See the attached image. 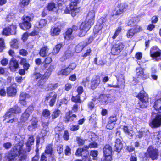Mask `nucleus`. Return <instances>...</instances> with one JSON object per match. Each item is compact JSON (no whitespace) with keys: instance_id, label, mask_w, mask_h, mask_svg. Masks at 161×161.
<instances>
[{"instance_id":"4d7b16f0","label":"nucleus","mask_w":161,"mask_h":161,"mask_svg":"<svg viewBox=\"0 0 161 161\" xmlns=\"http://www.w3.org/2000/svg\"><path fill=\"white\" fill-rule=\"evenodd\" d=\"M5 46L4 39L0 38V52H1L3 50Z\"/></svg>"},{"instance_id":"7ed1b4c3","label":"nucleus","mask_w":161,"mask_h":161,"mask_svg":"<svg viewBox=\"0 0 161 161\" xmlns=\"http://www.w3.org/2000/svg\"><path fill=\"white\" fill-rule=\"evenodd\" d=\"M140 101L139 103L141 108H146L147 106L148 102V95L146 94L144 90L141 91L136 96Z\"/></svg>"},{"instance_id":"412c9836","label":"nucleus","mask_w":161,"mask_h":161,"mask_svg":"<svg viewBox=\"0 0 161 161\" xmlns=\"http://www.w3.org/2000/svg\"><path fill=\"white\" fill-rule=\"evenodd\" d=\"M19 64L18 61L15 59L12 58L10 62L9 68L11 71L14 72L16 69L19 68Z\"/></svg>"},{"instance_id":"aec40b11","label":"nucleus","mask_w":161,"mask_h":161,"mask_svg":"<svg viewBox=\"0 0 161 161\" xmlns=\"http://www.w3.org/2000/svg\"><path fill=\"white\" fill-rule=\"evenodd\" d=\"M119 9L116 11V14L119 15L126 10L128 8V4L125 3H120L118 4Z\"/></svg>"},{"instance_id":"69168bd1","label":"nucleus","mask_w":161,"mask_h":161,"mask_svg":"<svg viewBox=\"0 0 161 161\" xmlns=\"http://www.w3.org/2000/svg\"><path fill=\"white\" fill-rule=\"evenodd\" d=\"M41 75L39 73H35L32 76V78L34 79H37L40 78H41Z\"/></svg>"},{"instance_id":"774afa93","label":"nucleus","mask_w":161,"mask_h":161,"mask_svg":"<svg viewBox=\"0 0 161 161\" xmlns=\"http://www.w3.org/2000/svg\"><path fill=\"white\" fill-rule=\"evenodd\" d=\"M65 151V153L66 155H69L71 154V149L69 146H66Z\"/></svg>"},{"instance_id":"37998d69","label":"nucleus","mask_w":161,"mask_h":161,"mask_svg":"<svg viewBox=\"0 0 161 161\" xmlns=\"http://www.w3.org/2000/svg\"><path fill=\"white\" fill-rule=\"evenodd\" d=\"M97 146V144L95 142L91 143L88 146H84V149L87 150L89 148H95Z\"/></svg>"},{"instance_id":"4468645a","label":"nucleus","mask_w":161,"mask_h":161,"mask_svg":"<svg viewBox=\"0 0 161 161\" xmlns=\"http://www.w3.org/2000/svg\"><path fill=\"white\" fill-rule=\"evenodd\" d=\"M158 153V150L152 146L149 147L147 149V154L153 160H155L157 158Z\"/></svg>"},{"instance_id":"1a4fd4ad","label":"nucleus","mask_w":161,"mask_h":161,"mask_svg":"<svg viewBox=\"0 0 161 161\" xmlns=\"http://www.w3.org/2000/svg\"><path fill=\"white\" fill-rule=\"evenodd\" d=\"M57 96V94L54 92L49 93L46 95L45 101L49 100V106L53 107L55 103Z\"/></svg>"},{"instance_id":"13d9d810","label":"nucleus","mask_w":161,"mask_h":161,"mask_svg":"<svg viewBox=\"0 0 161 161\" xmlns=\"http://www.w3.org/2000/svg\"><path fill=\"white\" fill-rule=\"evenodd\" d=\"M143 133L142 131H138L136 133V138L140 139L143 136Z\"/></svg>"},{"instance_id":"58836bf2","label":"nucleus","mask_w":161,"mask_h":161,"mask_svg":"<svg viewBox=\"0 0 161 161\" xmlns=\"http://www.w3.org/2000/svg\"><path fill=\"white\" fill-rule=\"evenodd\" d=\"M60 113L61 111L60 110L58 109L55 110L52 113L51 115L52 119H54L58 117L59 116Z\"/></svg>"},{"instance_id":"2f4dec72","label":"nucleus","mask_w":161,"mask_h":161,"mask_svg":"<svg viewBox=\"0 0 161 161\" xmlns=\"http://www.w3.org/2000/svg\"><path fill=\"white\" fill-rule=\"evenodd\" d=\"M61 31L60 29L58 27H54L51 29V34L52 36H56L58 35Z\"/></svg>"},{"instance_id":"c03bdc74","label":"nucleus","mask_w":161,"mask_h":161,"mask_svg":"<svg viewBox=\"0 0 161 161\" xmlns=\"http://www.w3.org/2000/svg\"><path fill=\"white\" fill-rule=\"evenodd\" d=\"M34 142V139L33 137L32 136H31L29 137L28 141L26 143V146L28 147H29L33 144Z\"/></svg>"},{"instance_id":"ea45409f","label":"nucleus","mask_w":161,"mask_h":161,"mask_svg":"<svg viewBox=\"0 0 161 161\" xmlns=\"http://www.w3.org/2000/svg\"><path fill=\"white\" fill-rule=\"evenodd\" d=\"M58 83L50 84L48 85L47 88L46 89L47 91L50 90H53L58 87Z\"/></svg>"},{"instance_id":"49530a36","label":"nucleus","mask_w":161,"mask_h":161,"mask_svg":"<svg viewBox=\"0 0 161 161\" xmlns=\"http://www.w3.org/2000/svg\"><path fill=\"white\" fill-rule=\"evenodd\" d=\"M98 154V152L96 150L91 151L90 153V155L93 157V159L94 160H97L96 157L97 156Z\"/></svg>"},{"instance_id":"c85d7f7f","label":"nucleus","mask_w":161,"mask_h":161,"mask_svg":"<svg viewBox=\"0 0 161 161\" xmlns=\"http://www.w3.org/2000/svg\"><path fill=\"white\" fill-rule=\"evenodd\" d=\"M47 8V10L49 11H56L58 9L57 6L53 2L49 3Z\"/></svg>"},{"instance_id":"3c124183","label":"nucleus","mask_w":161,"mask_h":161,"mask_svg":"<svg viewBox=\"0 0 161 161\" xmlns=\"http://www.w3.org/2000/svg\"><path fill=\"white\" fill-rule=\"evenodd\" d=\"M14 17V14L12 13H9L8 14L6 17V20L9 22L12 20V19H13Z\"/></svg>"},{"instance_id":"864d4df0","label":"nucleus","mask_w":161,"mask_h":161,"mask_svg":"<svg viewBox=\"0 0 161 161\" xmlns=\"http://www.w3.org/2000/svg\"><path fill=\"white\" fill-rule=\"evenodd\" d=\"M88 136H92V137H90V139L92 141H95L97 139V136L94 133L89 132L87 134Z\"/></svg>"},{"instance_id":"e433bc0d","label":"nucleus","mask_w":161,"mask_h":161,"mask_svg":"<svg viewBox=\"0 0 161 161\" xmlns=\"http://www.w3.org/2000/svg\"><path fill=\"white\" fill-rule=\"evenodd\" d=\"M31 0H20L19 5L22 8L28 5L30 2Z\"/></svg>"},{"instance_id":"a18cd8bd","label":"nucleus","mask_w":161,"mask_h":161,"mask_svg":"<svg viewBox=\"0 0 161 161\" xmlns=\"http://www.w3.org/2000/svg\"><path fill=\"white\" fill-rule=\"evenodd\" d=\"M117 80L118 82L120 81L122 84L125 83L124 76L122 74H119L116 76Z\"/></svg>"},{"instance_id":"20e7f679","label":"nucleus","mask_w":161,"mask_h":161,"mask_svg":"<svg viewBox=\"0 0 161 161\" xmlns=\"http://www.w3.org/2000/svg\"><path fill=\"white\" fill-rule=\"evenodd\" d=\"M153 118L149 123V125L152 128H156L161 125V114H156L154 112L152 113Z\"/></svg>"},{"instance_id":"9d476101","label":"nucleus","mask_w":161,"mask_h":161,"mask_svg":"<svg viewBox=\"0 0 161 161\" xmlns=\"http://www.w3.org/2000/svg\"><path fill=\"white\" fill-rule=\"evenodd\" d=\"M16 26L14 25H8L3 29V34L8 36L10 35H14L16 33Z\"/></svg>"},{"instance_id":"0e129e2a","label":"nucleus","mask_w":161,"mask_h":161,"mask_svg":"<svg viewBox=\"0 0 161 161\" xmlns=\"http://www.w3.org/2000/svg\"><path fill=\"white\" fill-rule=\"evenodd\" d=\"M8 60L5 58H3L1 61V64L4 66H6L8 63Z\"/></svg>"},{"instance_id":"052dcab7","label":"nucleus","mask_w":161,"mask_h":161,"mask_svg":"<svg viewBox=\"0 0 161 161\" xmlns=\"http://www.w3.org/2000/svg\"><path fill=\"white\" fill-rule=\"evenodd\" d=\"M29 36V34H28L27 32H26L24 33L22 35V39L24 42H25L27 40L28 36Z\"/></svg>"},{"instance_id":"39448f33","label":"nucleus","mask_w":161,"mask_h":161,"mask_svg":"<svg viewBox=\"0 0 161 161\" xmlns=\"http://www.w3.org/2000/svg\"><path fill=\"white\" fill-rule=\"evenodd\" d=\"M150 56L153 60H161V51L157 46H153L150 49Z\"/></svg>"},{"instance_id":"7c9ffc66","label":"nucleus","mask_w":161,"mask_h":161,"mask_svg":"<svg viewBox=\"0 0 161 161\" xmlns=\"http://www.w3.org/2000/svg\"><path fill=\"white\" fill-rule=\"evenodd\" d=\"M48 50L49 49L47 47H43L40 50L39 54L41 56L44 57L46 56Z\"/></svg>"},{"instance_id":"f257e3e1","label":"nucleus","mask_w":161,"mask_h":161,"mask_svg":"<svg viewBox=\"0 0 161 161\" xmlns=\"http://www.w3.org/2000/svg\"><path fill=\"white\" fill-rule=\"evenodd\" d=\"M25 138L24 135H17L16 136V145L13 148V152L7 156L8 160L14 161L18 157L19 161H26L27 157L26 151L23 148Z\"/></svg>"},{"instance_id":"5fc2aeb1","label":"nucleus","mask_w":161,"mask_h":161,"mask_svg":"<svg viewBox=\"0 0 161 161\" xmlns=\"http://www.w3.org/2000/svg\"><path fill=\"white\" fill-rule=\"evenodd\" d=\"M71 100L72 101L75 102L81 103V100H80V96L79 95L75 97L73 96Z\"/></svg>"},{"instance_id":"bf43d9fd","label":"nucleus","mask_w":161,"mask_h":161,"mask_svg":"<svg viewBox=\"0 0 161 161\" xmlns=\"http://www.w3.org/2000/svg\"><path fill=\"white\" fill-rule=\"evenodd\" d=\"M115 124V123H112L108 121L106 126V128L108 129H112L114 128Z\"/></svg>"},{"instance_id":"09e8293b","label":"nucleus","mask_w":161,"mask_h":161,"mask_svg":"<svg viewBox=\"0 0 161 161\" xmlns=\"http://www.w3.org/2000/svg\"><path fill=\"white\" fill-rule=\"evenodd\" d=\"M52 146L51 144H49L46 147L45 153L48 154H51L52 153Z\"/></svg>"},{"instance_id":"f03ea898","label":"nucleus","mask_w":161,"mask_h":161,"mask_svg":"<svg viewBox=\"0 0 161 161\" xmlns=\"http://www.w3.org/2000/svg\"><path fill=\"white\" fill-rule=\"evenodd\" d=\"M70 3L69 6V10L67 8L65 11L66 13H71L73 17L75 16L77 13L79 12V8L78 7L77 5L80 2V0H70Z\"/></svg>"},{"instance_id":"f3484780","label":"nucleus","mask_w":161,"mask_h":161,"mask_svg":"<svg viewBox=\"0 0 161 161\" xmlns=\"http://www.w3.org/2000/svg\"><path fill=\"white\" fill-rule=\"evenodd\" d=\"M95 16V11L94 10L89 11L87 14L86 21L93 25L94 22Z\"/></svg>"},{"instance_id":"423d86ee","label":"nucleus","mask_w":161,"mask_h":161,"mask_svg":"<svg viewBox=\"0 0 161 161\" xmlns=\"http://www.w3.org/2000/svg\"><path fill=\"white\" fill-rule=\"evenodd\" d=\"M85 21L82 23L80 27V31L78 35L80 37H83L85 36L86 32L89 31L92 24Z\"/></svg>"},{"instance_id":"4c0bfd02","label":"nucleus","mask_w":161,"mask_h":161,"mask_svg":"<svg viewBox=\"0 0 161 161\" xmlns=\"http://www.w3.org/2000/svg\"><path fill=\"white\" fill-rule=\"evenodd\" d=\"M138 21V18L137 17L132 18L128 22L129 25L134 26V25Z\"/></svg>"},{"instance_id":"a878e982","label":"nucleus","mask_w":161,"mask_h":161,"mask_svg":"<svg viewBox=\"0 0 161 161\" xmlns=\"http://www.w3.org/2000/svg\"><path fill=\"white\" fill-rule=\"evenodd\" d=\"M31 124L28 127V129L30 131H32L37 127V120L36 118H33L31 120Z\"/></svg>"},{"instance_id":"393cba45","label":"nucleus","mask_w":161,"mask_h":161,"mask_svg":"<svg viewBox=\"0 0 161 161\" xmlns=\"http://www.w3.org/2000/svg\"><path fill=\"white\" fill-rule=\"evenodd\" d=\"M72 29L70 28L68 29L64 35L65 41L71 40L73 39V36L72 35Z\"/></svg>"},{"instance_id":"de8ad7c7","label":"nucleus","mask_w":161,"mask_h":161,"mask_svg":"<svg viewBox=\"0 0 161 161\" xmlns=\"http://www.w3.org/2000/svg\"><path fill=\"white\" fill-rule=\"evenodd\" d=\"M122 28L121 27H119L116 30L114 34L112 37L113 39H115L116 37L118 36L119 33L121 32Z\"/></svg>"},{"instance_id":"dca6fc26","label":"nucleus","mask_w":161,"mask_h":161,"mask_svg":"<svg viewBox=\"0 0 161 161\" xmlns=\"http://www.w3.org/2000/svg\"><path fill=\"white\" fill-rule=\"evenodd\" d=\"M30 97L29 94L24 92H22L19 96V102L21 105L25 106L27 105V99Z\"/></svg>"},{"instance_id":"f704fd0d","label":"nucleus","mask_w":161,"mask_h":161,"mask_svg":"<svg viewBox=\"0 0 161 161\" xmlns=\"http://www.w3.org/2000/svg\"><path fill=\"white\" fill-rule=\"evenodd\" d=\"M123 130L124 132L130 137H132L133 136V131L128 129L127 126H124Z\"/></svg>"},{"instance_id":"ddd939ff","label":"nucleus","mask_w":161,"mask_h":161,"mask_svg":"<svg viewBox=\"0 0 161 161\" xmlns=\"http://www.w3.org/2000/svg\"><path fill=\"white\" fill-rule=\"evenodd\" d=\"M142 30V28L140 26L136 25L129 30L126 33V36L128 38H132L136 33Z\"/></svg>"},{"instance_id":"0eeeda50","label":"nucleus","mask_w":161,"mask_h":161,"mask_svg":"<svg viewBox=\"0 0 161 161\" xmlns=\"http://www.w3.org/2000/svg\"><path fill=\"white\" fill-rule=\"evenodd\" d=\"M113 97L109 95L101 94L98 98H95L92 99V101L95 103L97 100L102 104H106L109 102H111L113 101Z\"/></svg>"},{"instance_id":"603ef678","label":"nucleus","mask_w":161,"mask_h":161,"mask_svg":"<svg viewBox=\"0 0 161 161\" xmlns=\"http://www.w3.org/2000/svg\"><path fill=\"white\" fill-rule=\"evenodd\" d=\"M51 113L48 109L44 110L42 112V115L45 117H47L50 115Z\"/></svg>"},{"instance_id":"6ab92c4d","label":"nucleus","mask_w":161,"mask_h":161,"mask_svg":"<svg viewBox=\"0 0 161 161\" xmlns=\"http://www.w3.org/2000/svg\"><path fill=\"white\" fill-rule=\"evenodd\" d=\"M14 116V114L13 113L8 111L4 116V120H6L8 123H13L16 121Z\"/></svg>"},{"instance_id":"72a5a7b5","label":"nucleus","mask_w":161,"mask_h":161,"mask_svg":"<svg viewBox=\"0 0 161 161\" xmlns=\"http://www.w3.org/2000/svg\"><path fill=\"white\" fill-rule=\"evenodd\" d=\"M47 21L44 19H41L36 24L37 27L38 28H42L45 26L47 24Z\"/></svg>"},{"instance_id":"338daca9","label":"nucleus","mask_w":161,"mask_h":161,"mask_svg":"<svg viewBox=\"0 0 161 161\" xmlns=\"http://www.w3.org/2000/svg\"><path fill=\"white\" fill-rule=\"evenodd\" d=\"M19 53L20 55L24 56H26L28 54L27 51L24 49L20 50Z\"/></svg>"},{"instance_id":"5701e85b","label":"nucleus","mask_w":161,"mask_h":161,"mask_svg":"<svg viewBox=\"0 0 161 161\" xmlns=\"http://www.w3.org/2000/svg\"><path fill=\"white\" fill-rule=\"evenodd\" d=\"M76 117L75 114H72V112L69 111L66 113L65 118V121L66 122L73 121Z\"/></svg>"},{"instance_id":"4be33fe9","label":"nucleus","mask_w":161,"mask_h":161,"mask_svg":"<svg viewBox=\"0 0 161 161\" xmlns=\"http://www.w3.org/2000/svg\"><path fill=\"white\" fill-rule=\"evenodd\" d=\"M114 146V148L117 152H119L123 147V144L121 140L119 139H116Z\"/></svg>"},{"instance_id":"8fccbe9b","label":"nucleus","mask_w":161,"mask_h":161,"mask_svg":"<svg viewBox=\"0 0 161 161\" xmlns=\"http://www.w3.org/2000/svg\"><path fill=\"white\" fill-rule=\"evenodd\" d=\"M103 27V26L100 25L98 23L95 25L94 27L93 31L94 32L96 33L98 32Z\"/></svg>"},{"instance_id":"c756f323","label":"nucleus","mask_w":161,"mask_h":161,"mask_svg":"<svg viewBox=\"0 0 161 161\" xmlns=\"http://www.w3.org/2000/svg\"><path fill=\"white\" fill-rule=\"evenodd\" d=\"M19 25L22 29L25 30L29 29L31 26V25L30 22H23L22 23L20 24Z\"/></svg>"},{"instance_id":"6e6d98bb","label":"nucleus","mask_w":161,"mask_h":161,"mask_svg":"<svg viewBox=\"0 0 161 161\" xmlns=\"http://www.w3.org/2000/svg\"><path fill=\"white\" fill-rule=\"evenodd\" d=\"M84 147L83 148H79L77 150L76 153L75 155L76 156H80L81 155V153L82 152L84 151V150H85L84 149Z\"/></svg>"},{"instance_id":"9b49d317","label":"nucleus","mask_w":161,"mask_h":161,"mask_svg":"<svg viewBox=\"0 0 161 161\" xmlns=\"http://www.w3.org/2000/svg\"><path fill=\"white\" fill-rule=\"evenodd\" d=\"M33 109V107L32 106H29L28 107L21 116L20 120L21 122H25L27 120Z\"/></svg>"},{"instance_id":"bb28decb","label":"nucleus","mask_w":161,"mask_h":161,"mask_svg":"<svg viewBox=\"0 0 161 161\" xmlns=\"http://www.w3.org/2000/svg\"><path fill=\"white\" fill-rule=\"evenodd\" d=\"M100 81L99 78L96 77L93 78L91 81V87L92 89H94L97 87L100 83Z\"/></svg>"},{"instance_id":"cd10ccee","label":"nucleus","mask_w":161,"mask_h":161,"mask_svg":"<svg viewBox=\"0 0 161 161\" xmlns=\"http://www.w3.org/2000/svg\"><path fill=\"white\" fill-rule=\"evenodd\" d=\"M86 46L87 44H86L85 42H80L76 46L75 48V52L78 53L80 52L84 47Z\"/></svg>"},{"instance_id":"b1692460","label":"nucleus","mask_w":161,"mask_h":161,"mask_svg":"<svg viewBox=\"0 0 161 161\" xmlns=\"http://www.w3.org/2000/svg\"><path fill=\"white\" fill-rule=\"evenodd\" d=\"M51 73L47 71L43 76H42L38 82L39 86L43 85L45 82L46 79H48L51 75Z\"/></svg>"},{"instance_id":"2eb2a0df","label":"nucleus","mask_w":161,"mask_h":161,"mask_svg":"<svg viewBox=\"0 0 161 161\" xmlns=\"http://www.w3.org/2000/svg\"><path fill=\"white\" fill-rule=\"evenodd\" d=\"M16 85L15 84H13L7 89V94L8 96L13 97L16 95L17 92Z\"/></svg>"},{"instance_id":"a19ab883","label":"nucleus","mask_w":161,"mask_h":161,"mask_svg":"<svg viewBox=\"0 0 161 161\" xmlns=\"http://www.w3.org/2000/svg\"><path fill=\"white\" fill-rule=\"evenodd\" d=\"M61 47L62 45L61 44H59L56 45L53 49V54L54 55L57 54L59 52Z\"/></svg>"},{"instance_id":"a211bd4d","label":"nucleus","mask_w":161,"mask_h":161,"mask_svg":"<svg viewBox=\"0 0 161 161\" xmlns=\"http://www.w3.org/2000/svg\"><path fill=\"white\" fill-rule=\"evenodd\" d=\"M144 69L141 67H137L136 69V75L138 78L146 79L149 77L148 75L144 73Z\"/></svg>"},{"instance_id":"e2e57ef3","label":"nucleus","mask_w":161,"mask_h":161,"mask_svg":"<svg viewBox=\"0 0 161 161\" xmlns=\"http://www.w3.org/2000/svg\"><path fill=\"white\" fill-rule=\"evenodd\" d=\"M79 126L78 125H73L70 128V130L73 131H75L79 129Z\"/></svg>"},{"instance_id":"c9c22d12","label":"nucleus","mask_w":161,"mask_h":161,"mask_svg":"<svg viewBox=\"0 0 161 161\" xmlns=\"http://www.w3.org/2000/svg\"><path fill=\"white\" fill-rule=\"evenodd\" d=\"M9 111L14 114V113L16 114L20 113L21 112V109L18 106H15L10 108Z\"/></svg>"},{"instance_id":"f8f14e48","label":"nucleus","mask_w":161,"mask_h":161,"mask_svg":"<svg viewBox=\"0 0 161 161\" xmlns=\"http://www.w3.org/2000/svg\"><path fill=\"white\" fill-rule=\"evenodd\" d=\"M124 47V45L121 43L115 44L112 47L111 53L113 55H118L123 50Z\"/></svg>"},{"instance_id":"680f3d73","label":"nucleus","mask_w":161,"mask_h":161,"mask_svg":"<svg viewBox=\"0 0 161 161\" xmlns=\"http://www.w3.org/2000/svg\"><path fill=\"white\" fill-rule=\"evenodd\" d=\"M116 120L117 119L116 116H111L109 118L108 121L112 123H115Z\"/></svg>"},{"instance_id":"6e6552de","label":"nucleus","mask_w":161,"mask_h":161,"mask_svg":"<svg viewBox=\"0 0 161 161\" xmlns=\"http://www.w3.org/2000/svg\"><path fill=\"white\" fill-rule=\"evenodd\" d=\"M103 152L105 160L106 161H111L112 152V147L109 144H106L103 148Z\"/></svg>"},{"instance_id":"473e14b6","label":"nucleus","mask_w":161,"mask_h":161,"mask_svg":"<svg viewBox=\"0 0 161 161\" xmlns=\"http://www.w3.org/2000/svg\"><path fill=\"white\" fill-rule=\"evenodd\" d=\"M10 45L13 48H18V41L16 39H12L10 42Z\"/></svg>"},{"instance_id":"79ce46f5","label":"nucleus","mask_w":161,"mask_h":161,"mask_svg":"<svg viewBox=\"0 0 161 161\" xmlns=\"http://www.w3.org/2000/svg\"><path fill=\"white\" fill-rule=\"evenodd\" d=\"M70 72L71 69H69L67 67L65 69H62L60 72L63 75L66 76L70 74Z\"/></svg>"}]
</instances>
